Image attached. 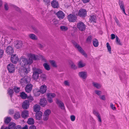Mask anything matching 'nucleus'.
<instances>
[{
  "label": "nucleus",
  "instance_id": "obj_64",
  "mask_svg": "<svg viewBox=\"0 0 129 129\" xmlns=\"http://www.w3.org/2000/svg\"><path fill=\"white\" fill-rule=\"evenodd\" d=\"M14 112L13 110H9V113L10 114H13Z\"/></svg>",
  "mask_w": 129,
  "mask_h": 129
},
{
  "label": "nucleus",
  "instance_id": "obj_63",
  "mask_svg": "<svg viewBox=\"0 0 129 129\" xmlns=\"http://www.w3.org/2000/svg\"><path fill=\"white\" fill-rule=\"evenodd\" d=\"M15 129H21V126L20 125H18L15 127Z\"/></svg>",
  "mask_w": 129,
  "mask_h": 129
},
{
  "label": "nucleus",
  "instance_id": "obj_48",
  "mask_svg": "<svg viewBox=\"0 0 129 129\" xmlns=\"http://www.w3.org/2000/svg\"><path fill=\"white\" fill-rule=\"evenodd\" d=\"M51 112V111L49 109H47L45 111L44 114L49 116Z\"/></svg>",
  "mask_w": 129,
  "mask_h": 129
},
{
  "label": "nucleus",
  "instance_id": "obj_59",
  "mask_svg": "<svg viewBox=\"0 0 129 129\" xmlns=\"http://www.w3.org/2000/svg\"><path fill=\"white\" fill-rule=\"evenodd\" d=\"M111 39L112 40H113L115 38V36L114 34H112L111 35Z\"/></svg>",
  "mask_w": 129,
  "mask_h": 129
},
{
  "label": "nucleus",
  "instance_id": "obj_31",
  "mask_svg": "<svg viewBox=\"0 0 129 129\" xmlns=\"http://www.w3.org/2000/svg\"><path fill=\"white\" fill-rule=\"evenodd\" d=\"M16 124L14 123H9L8 128L9 129H15Z\"/></svg>",
  "mask_w": 129,
  "mask_h": 129
},
{
  "label": "nucleus",
  "instance_id": "obj_44",
  "mask_svg": "<svg viewBox=\"0 0 129 129\" xmlns=\"http://www.w3.org/2000/svg\"><path fill=\"white\" fill-rule=\"evenodd\" d=\"M20 117V114L19 112H16L14 116V118L16 119L19 118Z\"/></svg>",
  "mask_w": 129,
  "mask_h": 129
},
{
  "label": "nucleus",
  "instance_id": "obj_19",
  "mask_svg": "<svg viewBox=\"0 0 129 129\" xmlns=\"http://www.w3.org/2000/svg\"><path fill=\"white\" fill-rule=\"evenodd\" d=\"M33 92L34 95L36 96H39L41 93L40 90L38 88L34 89L33 91Z\"/></svg>",
  "mask_w": 129,
  "mask_h": 129
},
{
  "label": "nucleus",
  "instance_id": "obj_43",
  "mask_svg": "<svg viewBox=\"0 0 129 129\" xmlns=\"http://www.w3.org/2000/svg\"><path fill=\"white\" fill-rule=\"evenodd\" d=\"M9 81V80L8 79H6L5 80L4 83V85L5 86L4 87L5 88L7 87L8 86L9 84L8 83Z\"/></svg>",
  "mask_w": 129,
  "mask_h": 129
},
{
  "label": "nucleus",
  "instance_id": "obj_7",
  "mask_svg": "<svg viewBox=\"0 0 129 129\" xmlns=\"http://www.w3.org/2000/svg\"><path fill=\"white\" fill-rule=\"evenodd\" d=\"M67 17L69 21L71 22H75L77 19V17L75 15L71 14L69 15Z\"/></svg>",
  "mask_w": 129,
  "mask_h": 129
},
{
  "label": "nucleus",
  "instance_id": "obj_49",
  "mask_svg": "<svg viewBox=\"0 0 129 129\" xmlns=\"http://www.w3.org/2000/svg\"><path fill=\"white\" fill-rule=\"evenodd\" d=\"M49 117V116L44 114L43 115V120L45 121L47 120L48 118Z\"/></svg>",
  "mask_w": 129,
  "mask_h": 129
},
{
  "label": "nucleus",
  "instance_id": "obj_62",
  "mask_svg": "<svg viewBox=\"0 0 129 129\" xmlns=\"http://www.w3.org/2000/svg\"><path fill=\"white\" fill-rule=\"evenodd\" d=\"M29 129H36V128L35 126L32 125L30 127Z\"/></svg>",
  "mask_w": 129,
  "mask_h": 129
},
{
  "label": "nucleus",
  "instance_id": "obj_54",
  "mask_svg": "<svg viewBox=\"0 0 129 129\" xmlns=\"http://www.w3.org/2000/svg\"><path fill=\"white\" fill-rule=\"evenodd\" d=\"M4 8L6 10H7L9 9L8 5L7 3H5V4Z\"/></svg>",
  "mask_w": 129,
  "mask_h": 129
},
{
  "label": "nucleus",
  "instance_id": "obj_30",
  "mask_svg": "<svg viewBox=\"0 0 129 129\" xmlns=\"http://www.w3.org/2000/svg\"><path fill=\"white\" fill-rule=\"evenodd\" d=\"M92 43L93 45L95 47H97L99 45V42L98 40L96 39H93Z\"/></svg>",
  "mask_w": 129,
  "mask_h": 129
},
{
  "label": "nucleus",
  "instance_id": "obj_53",
  "mask_svg": "<svg viewBox=\"0 0 129 129\" xmlns=\"http://www.w3.org/2000/svg\"><path fill=\"white\" fill-rule=\"evenodd\" d=\"M110 107L113 110H116V108L114 106V105L112 103H111L110 104Z\"/></svg>",
  "mask_w": 129,
  "mask_h": 129
},
{
  "label": "nucleus",
  "instance_id": "obj_24",
  "mask_svg": "<svg viewBox=\"0 0 129 129\" xmlns=\"http://www.w3.org/2000/svg\"><path fill=\"white\" fill-rule=\"evenodd\" d=\"M51 4L52 6L54 8H57L58 7V3L55 0H53L51 2Z\"/></svg>",
  "mask_w": 129,
  "mask_h": 129
},
{
  "label": "nucleus",
  "instance_id": "obj_27",
  "mask_svg": "<svg viewBox=\"0 0 129 129\" xmlns=\"http://www.w3.org/2000/svg\"><path fill=\"white\" fill-rule=\"evenodd\" d=\"M92 84L93 87L98 89L100 88L102 86V85L96 82H93Z\"/></svg>",
  "mask_w": 129,
  "mask_h": 129
},
{
  "label": "nucleus",
  "instance_id": "obj_10",
  "mask_svg": "<svg viewBox=\"0 0 129 129\" xmlns=\"http://www.w3.org/2000/svg\"><path fill=\"white\" fill-rule=\"evenodd\" d=\"M56 103L61 109L62 110L64 109L65 107L64 105L61 101L58 99H56Z\"/></svg>",
  "mask_w": 129,
  "mask_h": 129
},
{
  "label": "nucleus",
  "instance_id": "obj_3",
  "mask_svg": "<svg viewBox=\"0 0 129 129\" xmlns=\"http://www.w3.org/2000/svg\"><path fill=\"white\" fill-rule=\"evenodd\" d=\"M73 44L75 47L78 49L79 51L81 54L83 55L85 57H87V54L79 44L75 42L73 43Z\"/></svg>",
  "mask_w": 129,
  "mask_h": 129
},
{
  "label": "nucleus",
  "instance_id": "obj_8",
  "mask_svg": "<svg viewBox=\"0 0 129 129\" xmlns=\"http://www.w3.org/2000/svg\"><path fill=\"white\" fill-rule=\"evenodd\" d=\"M56 96L54 93H49L47 94V96L48 98V102L50 103L53 102L52 99L54 98Z\"/></svg>",
  "mask_w": 129,
  "mask_h": 129
},
{
  "label": "nucleus",
  "instance_id": "obj_2",
  "mask_svg": "<svg viewBox=\"0 0 129 129\" xmlns=\"http://www.w3.org/2000/svg\"><path fill=\"white\" fill-rule=\"evenodd\" d=\"M33 77L35 80H36L38 79L39 77V74L42 73V70L39 68L35 67L33 68Z\"/></svg>",
  "mask_w": 129,
  "mask_h": 129
},
{
  "label": "nucleus",
  "instance_id": "obj_37",
  "mask_svg": "<svg viewBox=\"0 0 129 129\" xmlns=\"http://www.w3.org/2000/svg\"><path fill=\"white\" fill-rule=\"evenodd\" d=\"M69 63L71 65V68L74 69H77V67L72 61H71L69 62Z\"/></svg>",
  "mask_w": 129,
  "mask_h": 129
},
{
  "label": "nucleus",
  "instance_id": "obj_26",
  "mask_svg": "<svg viewBox=\"0 0 129 129\" xmlns=\"http://www.w3.org/2000/svg\"><path fill=\"white\" fill-rule=\"evenodd\" d=\"M33 109L34 111L36 112H39L40 109V106L39 105L36 104L34 106Z\"/></svg>",
  "mask_w": 129,
  "mask_h": 129
},
{
  "label": "nucleus",
  "instance_id": "obj_42",
  "mask_svg": "<svg viewBox=\"0 0 129 129\" xmlns=\"http://www.w3.org/2000/svg\"><path fill=\"white\" fill-rule=\"evenodd\" d=\"M107 47L108 50V51L109 52V53L110 54L111 53V48L110 46L109 43L108 42L107 43Z\"/></svg>",
  "mask_w": 129,
  "mask_h": 129
},
{
  "label": "nucleus",
  "instance_id": "obj_29",
  "mask_svg": "<svg viewBox=\"0 0 129 129\" xmlns=\"http://www.w3.org/2000/svg\"><path fill=\"white\" fill-rule=\"evenodd\" d=\"M22 46V42L20 41H17L16 43L15 47L17 49L20 48Z\"/></svg>",
  "mask_w": 129,
  "mask_h": 129
},
{
  "label": "nucleus",
  "instance_id": "obj_50",
  "mask_svg": "<svg viewBox=\"0 0 129 129\" xmlns=\"http://www.w3.org/2000/svg\"><path fill=\"white\" fill-rule=\"evenodd\" d=\"M38 46L40 49L43 48L45 47V45L44 44H38Z\"/></svg>",
  "mask_w": 129,
  "mask_h": 129
},
{
  "label": "nucleus",
  "instance_id": "obj_34",
  "mask_svg": "<svg viewBox=\"0 0 129 129\" xmlns=\"http://www.w3.org/2000/svg\"><path fill=\"white\" fill-rule=\"evenodd\" d=\"M50 62L52 66L54 68H56L57 67L56 62L53 60H51L50 61Z\"/></svg>",
  "mask_w": 129,
  "mask_h": 129
},
{
  "label": "nucleus",
  "instance_id": "obj_58",
  "mask_svg": "<svg viewBox=\"0 0 129 129\" xmlns=\"http://www.w3.org/2000/svg\"><path fill=\"white\" fill-rule=\"evenodd\" d=\"M29 101L31 102L33 100V99L32 96H29L28 98Z\"/></svg>",
  "mask_w": 129,
  "mask_h": 129
},
{
  "label": "nucleus",
  "instance_id": "obj_11",
  "mask_svg": "<svg viewBox=\"0 0 129 129\" xmlns=\"http://www.w3.org/2000/svg\"><path fill=\"white\" fill-rule=\"evenodd\" d=\"M56 15L57 17L60 19H63L65 17V14L62 11H59L57 12Z\"/></svg>",
  "mask_w": 129,
  "mask_h": 129
},
{
  "label": "nucleus",
  "instance_id": "obj_14",
  "mask_svg": "<svg viewBox=\"0 0 129 129\" xmlns=\"http://www.w3.org/2000/svg\"><path fill=\"white\" fill-rule=\"evenodd\" d=\"M11 62L13 63L16 64L18 60V58L16 55H13L11 56Z\"/></svg>",
  "mask_w": 129,
  "mask_h": 129
},
{
  "label": "nucleus",
  "instance_id": "obj_45",
  "mask_svg": "<svg viewBox=\"0 0 129 129\" xmlns=\"http://www.w3.org/2000/svg\"><path fill=\"white\" fill-rule=\"evenodd\" d=\"M92 36H89L88 38H87L86 39V42L87 43H90L92 41Z\"/></svg>",
  "mask_w": 129,
  "mask_h": 129
},
{
  "label": "nucleus",
  "instance_id": "obj_40",
  "mask_svg": "<svg viewBox=\"0 0 129 129\" xmlns=\"http://www.w3.org/2000/svg\"><path fill=\"white\" fill-rule=\"evenodd\" d=\"M96 17L94 15L91 16H90L89 19L91 22H96Z\"/></svg>",
  "mask_w": 129,
  "mask_h": 129
},
{
  "label": "nucleus",
  "instance_id": "obj_38",
  "mask_svg": "<svg viewBox=\"0 0 129 129\" xmlns=\"http://www.w3.org/2000/svg\"><path fill=\"white\" fill-rule=\"evenodd\" d=\"M44 68L47 71H49L50 69L49 65L47 63H44L43 64Z\"/></svg>",
  "mask_w": 129,
  "mask_h": 129
},
{
  "label": "nucleus",
  "instance_id": "obj_9",
  "mask_svg": "<svg viewBox=\"0 0 129 129\" xmlns=\"http://www.w3.org/2000/svg\"><path fill=\"white\" fill-rule=\"evenodd\" d=\"M7 68L9 72L10 73H13L15 71V66L12 63H10L7 66Z\"/></svg>",
  "mask_w": 129,
  "mask_h": 129
},
{
  "label": "nucleus",
  "instance_id": "obj_28",
  "mask_svg": "<svg viewBox=\"0 0 129 129\" xmlns=\"http://www.w3.org/2000/svg\"><path fill=\"white\" fill-rule=\"evenodd\" d=\"M85 65V64L82 60H80L78 62V66L80 68H82L84 67Z\"/></svg>",
  "mask_w": 129,
  "mask_h": 129
},
{
  "label": "nucleus",
  "instance_id": "obj_41",
  "mask_svg": "<svg viewBox=\"0 0 129 129\" xmlns=\"http://www.w3.org/2000/svg\"><path fill=\"white\" fill-rule=\"evenodd\" d=\"M14 93L13 90L12 89H9L8 90V93L11 97Z\"/></svg>",
  "mask_w": 129,
  "mask_h": 129
},
{
  "label": "nucleus",
  "instance_id": "obj_17",
  "mask_svg": "<svg viewBox=\"0 0 129 129\" xmlns=\"http://www.w3.org/2000/svg\"><path fill=\"white\" fill-rule=\"evenodd\" d=\"M119 4L120 8L121 10L122 11L123 13L125 15H126V14L125 12V7L124 6L123 2L122 1L119 0Z\"/></svg>",
  "mask_w": 129,
  "mask_h": 129
},
{
  "label": "nucleus",
  "instance_id": "obj_32",
  "mask_svg": "<svg viewBox=\"0 0 129 129\" xmlns=\"http://www.w3.org/2000/svg\"><path fill=\"white\" fill-rule=\"evenodd\" d=\"M20 96L22 99H26L27 97V95L23 92L20 93Z\"/></svg>",
  "mask_w": 129,
  "mask_h": 129
},
{
  "label": "nucleus",
  "instance_id": "obj_18",
  "mask_svg": "<svg viewBox=\"0 0 129 129\" xmlns=\"http://www.w3.org/2000/svg\"><path fill=\"white\" fill-rule=\"evenodd\" d=\"M29 101L27 100H25L23 103L22 107L24 109H27L29 107Z\"/></svg>",
  "mask_w": 129,
  "mask_h": 129
},
{
  "label": "nucleus",
  "instance_id": "obj_47",
  "mask_svg": "<svg viewBox=\"0 0 129 129\" xmlns=\"http://www.w3.org/2000/svg\"><path fill=\"white\" fill-rule=\"evenodd\" d=\"M14 89L15 92L17 93L19 92L20 91V88L19 87H14Z\"/></svg>",
  "mask_w": 129,
  "mask_h": 129
},
{
  "label": "nucleus",
  "instance_id": "obj_6",
  "mask_svg": "<svg viewBox=\"0 0 129 129\" xmlns=\"http://www.w3.org/2000/svg\"><path fill=\"white\" fill-rule=\"evenodd\" d=\"M6 52L8 54L11 55L14 52L13 47L12 46H8L6 49Z\"/></svg>",
  "mask_w": 129,
  "mask_h": 129
},
{
  "label": "nucleus",
  "instance_id": "obj_61",
  "mask_svg": "<svg viewBox=\"0 0 129 129\" xmlns=\"http://www.w3.org/2000/svg\"><path fill=\"white\" fill-rule=\"evenodd\" d=\"M84 3H87L89 2L90 0H81Z\"/></svg>",
  "mask_w": 129,
  "mask_h": 129
},
{
  "label": "nucleus",
  "instance_id": "obj_52",
  "mask_svg": "<svg viewBox=\"0 0 129 129\" xmlns=\"http://www.w3.org/2000/svg\"><path fill=\"white\" fill-rule=\"evenodd\" d=\"M101 100H102L104 101H105L106 100V98L105 97V96L104 95H100L99 96Z\"/></svg>",
  "mask_w": 129,
  "mask_h": 129
},
{
  "label": "nucleus",
  "instance_id": "obj_46",
  "mask_svg": "<svg viewBox=\"0 0 129 129\" xmlns=\"http://www.w3.org/2000/svg\"><path fill=\"white\" fill-rule=\"evenodd\" d=\"M95 93L99 96L102 94V91L99 90H95L94 91Z\"/></svg>",
  "mask_w": 129,
  "mask_h": 129
},
{
  "label": "nucleus",
  "instance_id": "obj_39",
  "mask_svg": "<svg viewBox=\"0 0 129 129\" xmlns=\"http://www.w3.org/2000/svg\"><path fill=\"white\" fill-rule=\"evenodd\" d=\"M116 42L117 44L121 46L122 45V43L121 42L120 40L117 36H116Z\"/></svg>",
  "mask_w": 129,
  "mask_h": 129
},
{
  "label": "nucleus",
  "instance_id": "obj_35",
  "mask_svg": "<svg viewBox=\"0 0 129 129\" xmlns=\"http://www.w3.org/2000/svg\"><path fill=\"white\" fill-rule=\"evenodd\" d=\"M68 27L64 25H62L60 26V30L63 31H67L68 29Z\"/></svg>",
  "mask_w": 129,
  "mask_h": 129
},
{
  "label": "nucleus",
  "instance_id": "obj_23",
  "mask_svg": "<svg viewBox=\"0 0 129 129\" xmlns=\"http://www.w3.org/2000/svg\"><path fill=\"white\" fill-rule=\"evenodd\" d=\"M47 87L46 85H44L41 86L40 87V91L41 93L44 94L45 93L47 90Z\"/></svg>",
  "mask_w": 129,
  "mask_h": 129
},
{
  "label": "nucleus",
  "instance_id": "obj_21",
  "mask_svg": "<svg viewBox=\"0 0 129 129\" xmlns=\"http://www.w3.org/2000/svg\"><path fill=\"white\" fill-rule=\"evenodd\" d=\"M28 112L26 110L23 111L21 113V116L22 118H26L28 117Z\"/></svg>",
  "mask_w": 129,
  "mask_h": 129
},
{
  "label": "nucleus",
  "instance_id": "obj_12",
  "mask_svg": "<svg viewBox=\"0 0 129 129\" xmlns=\"http://www.w3.org/2000/svg\"><path fill=\"white\" fill-rule=\"evenodd\" d=\"M30 79L29 77L21 79L20 80V83L22 85H23L29 82L30 81Z\"/></svg>",
  "mask_w": 129,
  "mask_h": 129
},
{
  "label": "nucleus",
  "instance_id": "obj_57",
  "mask_svg": "<svg viewBox=\"0 0 129 129\" xmlns=\"http://www.w3.org/2000/svg\"><path fill=\"white\" fill-rule=\"evenodd\" d=\"M64 84L65 86H69L70 85V83L68 81H65L64 82Z\"/></svg>",
  "mask_w": 129,
  "mask_h": 129
},
{
  "label": "nucleus",
  "instance_id": "obj_33",
  "mask_svg": "<svg viewBox=\"0 0 129 129\" xmlns=\"http://www.w3.org/2000/svg\"><path fill=\"white\" fill-rule=\"evenodd\" d=\"M34 120L32 118H29L27 121L28 123L30 125L33 124L34 123Z\"/></svg>",
  "mask_w": 129,
  "mask_h": 129
},
{
  "label": "nucleus",
  "instance_id": "obj_60",
  "mask_svg": "<svg viewBox=\"0 0 129 129\" xmlns=\"http://www.w3.org/2000/svg\"><path fill=\"white\" fill-rule=\"evenodd\" d=\"M41 78H43V80H45L46 79V76L45 74H42L41 76Z\"/></svg>",
  "mask_w": 129,
  "mask_h": 129
},
{
  "label": "nucleus",
  "instance_id": "obj_36",
  "mask_svg": "<svg viewBox=\"0 0 129 129\" xmlns=\"http://www.w3.org/2000/svg\"><path fill=\"white\" fill-rule=\"evenodd\" d=\"M29 37L30 38L33 40H36L37 39V36L34 34H31L29 35Z\"/></svg>",
  "mask_w": 129,
  "mask_h": 129
},
{
  "label": "nucleus",
  "instance_id": "obj_20",
  "mask_svg": "<svg viewBox=\"0 0 129 129\" xmlns=\"http://www.w3.org/2000/svg\"><path fill=\"white\" fill-rule=\"evenodd\" d=\"M79 75L80 77L83 79H85L87 77V73L85 72H79Z\"/></svg>",
  "mask_w": 129,
  "mask_h": 129
},
{
  "label": "nucleus",
  "instance_id": "obj_13",
  "mask_svg": "<svg viewBox=\"0 0 129 129\" xmlns=\"http://www.w3.org/2000/svg\"><path fill=\"white\" fill-rule=\"evenodd\" d=\"M93 113L98 118V120L100 122L99 124L100 125H101V124L102 120L100 114L98 112L95 110H94L93 111Z\"/></svg>",
  "mask_w": 129,
  "mask_h": 129
},
{
  "label": "nucleus",
  "instance_id": "obj_56",
  "mask_svg": "<svg viewBox=\"0 0 129 129\" xmlns=\"http://www.w3.org/2000/svg\"><path fill=\"white\" fill-rule=\"evenodd\" d=\"M4 54V51L3 50L0 49V58L2 57Z\"/></svg>",
  "mask_w": 129,
  "mask_h": 129
},
{
  "label": "nucleus",
  "instance_id": "obj_22",
  "mask_svg": "<svg viewBox=\"0 0 129 129\" xmlns=\"http://www.w3.org/2000/svg\"><path fill=\"white\" fill-rule=\"evenodd\" d=\"M43 113L41 111L36 112V118L37 120H40L42 117Z\"/></svg>",
  "mask_w": 129,
  "mask_h": 129
},
{
  "label": "nucleus",
  "instance_id": "obj_4",
  "mask_svg": "<svg viewBox=\"0 0 129 129\" xmlns=\"http://www.w3.org/2000/svg\"><path fill=\"white\" fill-rule=\"evenodd\" d=\"M87 14V11L85 9H81L78 11V15L79 16L84 18L85 17Z\"/></svg>",
  "mask_w": 129,
  "mask_h": 129
},
{
  "label": "nucleus",
  "instance_id": "obj_16",
  "mask_svg": "<svg viewBox=\"0 0 129 129\" xmlns=\"http://www.w3.org/2000/svg\"><path fill=\"white\" fill-rule=\"evenodd\" d=\"M119 78L120 80L123 82L126 81L128 78V77L125 73H123L121 74L119 76Z\"/></svg>",
  "mask_w": 129,
  "mask_h": 129
},
{
  "label": "nucleus",
  "instance_id": "obj_15",
  "mask_svg": "<svg viewBox=\"0 0 129 129\" xmlns=\"http://www.w3.org/2000/svg\"><path fill=\"white\" fill-rule=\"evenodd\" d=\"M33 87V85L31 84L30 83L28 84L25 88V90L26 92L28 93L30 92L31 91Z\"/></svg>",
  "mask_w": 129,
  "mask_h": 129
},
{
  "label": "nucleus",
  "instance_id": "obj_25",
  "mask_svg": "<svg viewBox=\"0 0 129 129\" xmlns=\"http://www.w3.org/2000/svg\"><path fill=\"white\" fill-rule=\"evenodd\" d=\"M47 101L45 99L43 98L41 99L40 100V104L43 107L45 106L46 105Z\"/></svg>",
  "mask_w": 129,
  "mask_h": 129
},
{
  "label": "nucleus",
  "instance_id": "obj_1",
  "mask_svg": "<svg viewBox=\"0 0 129 129\" xmlns=\"http://www.w3.org/2000/svg\"><path fill=\"white\" fill-rule=\"evenodd\" d=\"M29 59L22 57L20 58L21 66L22 67L19 70L20 73L21 74L23 73L24 74H27L29 71V69L24 67L27 65H30L33 62V60H37L38 59V56L34 54H30L28 55Z\"/></svg>",
  "mask_w": 129,
  "mask_h": 129
},
{
  "label": "nucleus",
  "instance_id": "obj_55",
  "mask_svg": "<svg viewBox=\"0 0 129 129\" xmlns=\"http://www.w3.org/2000/svg\"><path fill=\"white\" fill-rule=\"evenodd\" d=\"M70 118L71 120L72 121H74L75 119V116L74 115H72L70 116Z\"/></svg>",
  "mask_w": 129,
  "mask_h": 129
},
{
  "label": "nucleus",
  "instance_id": "obj_5",
  "mask_svg": "<svg viewBox=\"0 0 129 129\" xmlns=\"http://www.w3.org/2000/svg\"><path fill=\"white\" fill-rule=\"evenodd\" d=\"M77 28L81 31H83L85 29V25L83 22H80L77 23Z\"/></svg>",
  "mask_w": 129,
  "mask_h": 129
},
{
  "label": "nucleus",
  "instance_id": "obj_51",
  "mask_svg": "<svg viewBox=\"0 0 129 129\" xmlns=\"http://www.w3.org/2000/svg\"><path fill=\"white\" fill-rule=\"evenodd\" d=\"M11 118L10 117H7L5 120V122L6 123L8 124L11 121Z\"/></svg>",
  "mask_w": 129,
  "mask_h": 129
}]
</instances>
